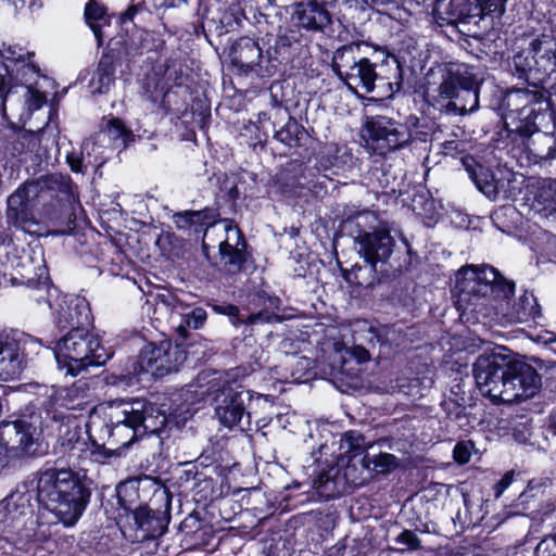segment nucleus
I'll return each instance as SVG.
<instances>
[{
	"mask_svg": "<svg viewBox=\"0 0 556 556\" xmlns=\"http://www.w3.org/2000/svg\"><path fill=\"white\" fill-rule=\"evenodd\" d=\"M334 74L351 90L389 98L401 88V66L396 58L381 47L355 41L339 47L332 53Z\"/></svg>",
	"mask_w": 556,
	"mask_h": 556,
	"instance_id": "1",
	"label": "nucleus"
},
{
	"mask_svg": "<svg viewBox=\"0 0 556 556\" xmlns=\"http://www.w3.org/2000/svg\"><path fill=\"white\" fill-rule=\"evenodd\" d=\"M514 291L515 283L504 279L494 267L489 265L464 266L456 274L455 304L462 313L475 314L477 317H492L501 294L507 298Z\"/></svg>",
	"mask_w": 556,
	"mask_h": 556,
	"instance_id": "2",
	"label": "nucleus"
},
{
	"mask_svg": "<svg viewBox=\"0 0 556 556\" xmlns=\"http://www.w3.org/2000/svg\"><path fill=\"white\" fill-rule=\"evenodd\" d=\"M90 490L71 469L45 470L37 483V500L65 526L80 518L90 500Z\"/></svg>",
	"mask_w": 556,
	"mask_h": 556,
	"instance_id": "3",
	"label": "nucleus"
},
{
	"mask_svg": "<svg viewBox=\"0 0 556 556\" xmlns=\"http://www.w3.org/2000/svg\"><path fill=\"white\" fill-rule=\"evenodd\" d=\"M480 81L475 67L447 63L440 68V83L427 91V102L445 115H465L479 108Z\"/></svg>",
	"mask_w": 556,
	"mask_h": 556,
	"instance_id": "4",
	"label": "nucleus"
},
{
	"mask_svg": "<svg viewBox=\"0 0 556 556\" xmlns=\"http://www.w3.org/2000/svg\"><path fill=\"white\" fill-rule=\"evenodd\" d=\"M376 222V216L369 212L364 211L352 218L345 220L346 227L351 229V235L354 236L355 242L359 245L358 252L369 264L365 271L369 275L376 271V264L378 262L386 263L393 252L395 245L393 237L386 229H375L371 225ZM364 269L354 265L350 275L354 276V280L358 286H370L374 277L370 279L363 278Z\"/></svg>",
	"mask_w": 556,
	"mask_h": 556,
	"instance_id": "5",
	"label": "nucleus"
},
{
	"mask_svg": "<svg viewBox=\"0 0 556 556\" xmlns=\"http://www.w3.org/2000/svg\"><path fill=\"white\" fill-rule=\"evenodd\" d=\"M55 358L65 376H78L90 366H101L111 357L98 337L85 327H75L55 345Z\"/></svg>",
	"mask_w": 556,
	"mask_h": 556,
	"instance_id": "6",
	"label": "nucleus"
},
{
	"mask_svg": "<svg viewBox=\"0 0 556 556\" xmlns=\"http://www.w3.org/2000/svg\"><path fill=\"white\" fill-rule=\"evenodd\" d=\"M372 446L366 442L358 431H346L340 440V450L343 452L341 463L344 465V478L354 484L362 483L363 473L375 471L386 473L397 466V458L389 453L370 454Z\"/></svg>",
	"mask_w": 556,
	"mask_h": 556,
	"instance_id": "7",
	"label": "nucleus"
},
{
	"mask_svg": "<svg viewBox=\"0 0 556 556\" xmlns=\"http://www.w3.org/2000/svg\"><path fill=\"white\" fill-rule=\"evenodd\" d=\"M511 357L505 353L504 346L495 348L491 353H483L473 363V376L482 395L493 402L516 394L511 382H506Z\"/></svg>",
	"mask_w": 556,
	"mask_h": 556,
	"instance_id": "8",
	"label": "nucleus"
},
{
	"mask_svg": "<svg viewBox=\"0 0 556 556\" xmlns=\"http://www.w3.org/2000/svg\"><path fill=\"white\" fill-rule=\"evenodd\" d=\"M532 100L533 96L526 89L513 90L507 94V105L510 106L513 102H518L522 104L520 113L526 114V122L517 126L515 131L527 139L525 144L535 163L556 160V136L539 130L535 123L529 121L533 109L528 104Z\"/></svg>",
	"mask_w": 556,
	"mask_h": 556,
	"instance_id": "9",
	"label": "nucleus"
},
{
	"mask_svg": "<svg viewBox=\"0 0 556 556\" xmlns=\"http://www.w3.org/2000/svg\"><path fill=\"white\" fill-rule=\"evenodd\" d=\"M153 407L147 404L144 400L136 399L130 402H115L110 413V424L112 425L111 435L123 437L124 431L131 433L127 441L121 442V445L128 447L137 438L142 437L147 431L154 432L156 426L148 424Z\"/></svg>",
	"mask_w": 556,
	"mask_h": 556,
	"instance_id": "10",
	"label": "nucleus"
},
{
	"mask_svg": "<svg viewBox=\"0 0 556 556\" xmlns=\"http://www.w3.org/2000/svg\"><path fill=\"white\" fill-rule=\"evenodd\" d=\"M462 164L477 189L486 198L496 200L502 197L508 200L515 199L520 193L522 181H519L514 173L501 169L493 173L470 155L463 157Z\"/></svg>",
	"mask_w": 556,
	"mask_h": 556,
	"instance_id": "11",
	"label": "nucleus"
},
{
	"mask_svg": "<svg viewBox=\"0 0 556 556\" xmlns=\"http://www.w3.org/2000/svg\"><path fill=\"white\" fill-rule=\"evenodd\" d=\"M365 131L368 148L379 155L404 149L413 142L412 129L406 123L383 115L367 118Z\"/></svg>",
	"mask_w": 556,
	"mask_h": 556,
	"instance_id": "12",
	"label": "nucleus"
},
{
	"mask_svg": "<svg viewBox=\"0 0 556 556\" xmlns=\"http://www.w3.org/2000/svg\"><path fill=\"white\" fill-rule=\"evenodd\" d=\"M186 352L170 341L149 343L140 352L136 362L140 372H149L155 378H163L177 372L185 363Z\"/></svg>",
	"mask_w": 556,
	"mask_h": 556,
	"instance_id": "13",
	"label": "nucleus"
},
{
	"mask_svg": "<svg viewBox=\"0 0 556 556\" xmlns=\"http://www.w3.org/2000/svg\"><path fill=\"white\" fill-rule=\"evenodd\" d=\"M36 427L27 419L0 424V455L21 458L34 452Z\"/></svg>",
	"mask_w": 556,
	"mask_h": 556,
	"instance_id": "14",
	"label": "nucleus"
},
{
	"mask_svg": "<svg viewBox=\"0 0 556 556\" xmlns=\"http://www.w3.org/2000/svg\"><path fill=\"white\" fill-rule=\"evenodd\" d=\"M505 0H437V11L448 24L467 23L493 12L502 13Z\"/></svg>",
	"mask_w": 556,
	"mask_h": 556,
	"instance_id": "15",
	"label": "nucleus"
},
{
	"mask_svg": "<svg viewBox=\"0 0 556 556\" xmlns=\"http://www.w3.org/2000/svg\"><path fill=\"white\" fill-rule=\"evenodd\" d=\"M48 197L68 200L73 197L72 180L67 176L61 174H52L43 176L35 181L26 182L22 189H17L10 198V207L22 205L24 200L30 197Z\"/></svg>",
	"mask_w": 556,
	"mask_h": 556,
	"instance_id": "16",
	"label": "nucleus"
},
{
	"mask_svg": "<svg viewBox=\"0 0 556 556\" xmlns=\"http://www.w3.org/2000/svg\"><path fill=\"white\" fill-rule=\"evenodd\" d=\"M509 296L501 294L494 306L492 316L503 319L505 323H529L542 317V309L532 292L525 291L521 295L509 301Z\"/></svg>",
	"mask_w": 556,
	"mask_h": 556,
	"instance_id": "17",
	"label": "nucleus"
},
{
	"mask_svg": "<svg viewBox=\"0 0 556 556\" xmlns=\"http://www.w3.org/2000/svg\"><path fill=\"white\" fill-rule=\"evenodd\" d=\"M215 416L227 427H240L242 430L250 426V414L245 413L244 400L241 392L231 387L223 388L215 399Z\"/></svg>",
	"mask_w": 556,
	"mask_h": 556,
	"instance_id": "18",
	"label": "nucleus"
},
{
	"mask_svg": "<svg viewBox=\"0 0 556 556\" xmlns=\"http://www.w3.org/2000/svg\"><path fill=\"white\" fill-rule=\"evenodd\" d=\"M506 382H511L514 386L513 392L516 394H513L514 396L511 397L503 395L501 402L504 403H513L523 399H529L533 396L541 387V378L536 370L532 366L523 362H516L513 358Z\"/></svg>",
	"mask_w": 556,
	"mask_h": 556,
	"instance_id": "19",
	"label": "nucleus"
},
{
	"mask_svg": "<svg viewBox=\"0 0 556 556\" xmlns=\"http://www.w3.org/2000/svg\"><path fill=\"white\" fill-rule=\"evenodd\" d=\"M91 397L88 381L79 379L70 387L55 390L51 395V404L55 410L61 408L66 410H91L94 408Z\"/></svg>",
	"mask_w": 556,
	"mask_h": 556,
	"instance_id": "20",
	"label": "nucleus"
},
{
	"mask_svg": "<svg viewBox=\"0 0 556 556\" xmlns=\"http://www.w3.org/2000/svg\"><path fill=\"white\" fill-rule=\"evenodd\" d=\"M33 494L28 491L16 490L0 502V525L5 528H16L24 525L31 516Z\"/></svg>",
	"mask_w": 556,
	"mask_h": 556,
	"instance_id": "21",
	"label": "nucleus"
},
{
	"mask_svg": "<svg viewBox=\"0 0 556 556\" xmlns=\"http://www.w3.org/2000/svg\"><path fill=\"white\" fill-rule=\"evenodd\" d=\"M227 238L219 243V253L224 266L229 273H238L245 262V241L240 229L229 219H224Z\"/></svg>",
	"mask_w": 556,
	"mask_h": 556,
	"instance_id": "22",
	"label": "nucleus"
},
{
	"mask_svg": "<svg viewBox=\"0 0 556 556\" xmlns=\"http://www.w3.org/2000/svg\"><path fill=\"white\" fill-rule=\"evenodd\" d=\"M25 366L26 357L21 343L12 338L0 339V380L18 378Z\"/></svg>",
	"mask_w": 556,
	"mask_h": 556,
	"instance_id": "23",
	"label": "nucleus"
},
{
	"mask_svg": "<svg viewBox=\"0 0 556 556\" xmlns=\"http://www.w3.org/2000/svg\"><path fill=\"white\" fill-rule=\"evenodd\" d=\"M292 18L299 27L313 31H324L331 24L328 10L314 0L298 3Z\"/></svg>",
	"mask_w": 556,
	"mask_h": 556,
	"instance_id": "24",
	"label": "nucleus"
},
{
	"mask_svg": "<svg viewBox=\"0 0 556 556\" xmlns=\"http://www.w3.org/2000/svg\"><path fill=\"white\" fill-rule=\"evenodd\" d=\"M218 214L216 210L204 208L199 211H184L173 215V223L176 228L188 235L206 232L213 226Z\"/></svg>",
	"mask_w": 556,
	"mask_h": 556,
	"instance_id": "25",
	"label": "nucleus"
},
{
	"mask_svg": "<svg viewBox=\"0 0 556 556\" xmlns=\"http://www.w3.org/2000/svg\"><path fill=\"white\" fill-rule=\"evenodd\" d=\"M229 58L232 65L249 72L260 64L262 49L254 39L241 37L232 43Z\"/></svg>",
	"mask_w": 556,
	"mask_h": 556,
	"instance_id": "26",
	"label": "nucleus"
},
{
	"mask_svg": "<svg viewBox=\"0 0 556 556\" xmlns=\"http://www.w3.org/2000/svg\"><path fill=\"white\" fill-rule=\"evenodd\" d=\"M529 52L538 70L547 74H556V45L547 36L534 38L530 42Z\"/></svg>",
	"mask_w": 556,
	"mask_h": 556,
	"instance_id": "27",
	"label": "nucleus"
},
{
	"mask_svg": "<svg viewBox=\"0 0 556 556\" xmlns=\"http://www.w3.org/2000/svg\"><path fill=\"white\" fill-rule=\"evenodd\" d=\"M526 200L543 208L556 211V181L551 179H536L527 184Z\"/></svg>",
	"mask_w": 556,
	"mask_h": 556,
	"instance_id": "28",
	"label": "nucleus"
},
{
	"mask_svg": "<svg viewBox=\"0 0 556 556\" xmlns=\"http://www.w3.org/2000/svg\"><path fill=\"white\" fill-rule=\"evenodd\" d=\"M91 312L89 304L83 298L71 299L66 304V308H61L59 313V323L65 324L64 327L68 326L85 327L90 324Z\"/></svg>",
	"mask_w": 556,
	"mask_h": 556,
	"instance_id": "29",
	"label": "nucleus"
},
{
	"mask_svg": "<svg viewBox=\"0 0 556 556\" xmlns=\"http://www.w3.org/2000/svg\"><path fill=\"white\" fill-rule=\"evenodd\" d=\"M58 442L62 452L68 453L70 456H79L78 453L83 452L87 445L86 440L83 438L80 428L70 418L66 422H62L60 425Z\"/></svg>",
	"mask_w": 556,
	"mask_h": 556,
	"instance_id": "30",
	"label": "nucleus"
},
{
	"mask_svg": "<svg viewBox=\"0 0 556 556\" xmlns=\"http://www.w3.org/2000/svg\"><path fill=\"white\" fill-rule=\"evenodd\" d=\"M275 115L277 117L280 116L281 119L287 117L285 125L275 131V139L289 148L302 146L303 141L307 138L304 127L295 118L291 117L286 110H277Z\"/></svg>",
	"mask_w": 556,
	"mask_h": 556,
	"instance_id": "31",
	"label": "nucleus"
},
{
	"mask_svg": "<svg viewBox=\"0 0 556 556\" xmlns=\"http://www.w3.org/2000/svg\"><path fill=\"white\" fill-rule=\"evenodd\" d=\"M115 61L112 55L103 54L98 63L89 87L92 93H106L115 80Z\"/></svg>",
	"mask_w": 556,
	"mask_h": 556,
	"instance_id": "32",
	"label": "nucleus"
},
{
	"mask_svg": "<svg viewBox=\"0 0 556 556\" xmlns=\"http://www.w3.org/2000/svg\"><path fill=\"white\" fill-rule=\"evenodd\" d=\"M85 20L88 26L93 31L98 45H102L103 27L110 24V17L106 14V9L96 0H89L85 7Z\"/></svg>",
	"mask_w": 556,
	"mask_h": 556,
	"instance_id": "33",
	"label": "nucleus"
},
{
	"mask_svg": "<svg viewBox=\"0 0 556 556\" xmlns=\"http://www.w3.org/2000/svg\"><path fill=\"white\" fill-rule=\"evenodd\" d=\"M135 520L138 527L150 536L163 534L167 523L165 516H156V511L144 507L136 510Z\"/></svg>",
	"mask_w": 556,
	"mask_h": 556,
	"instance_id": "34",
	"label": "nucleus"
},
{
	"mask_svg": "<svg viewBox=\"0 0 556 556\" xmlns=\"http://www.w3.org/2000/svg\"><path fill=\"white\" fill-rule=\"evenodd\" d=\"M140 374L137 363L132 362L131 369L127 368L121 372H111L104 377V381L109 386L125 389L136 384Z\"/></svg>",
	"mask_w": 556,
	"mask_h": 556,
	"instance_id": "35",
	"label": "nucleus"
},
{
	"mask_svg": "<svg viewBox=\"0 0 556 556\" xmlns=\"http://www.w3.org/2000/svg\"><path fill=\"white\" fill-rule=\"evenodd\" d=\"M29 261V265L27 266L23 263V267L25 268V275L28 276V280H33L31 275L37 277L39 283L46 285V281H41L42 279L47 280L48 278V269L45 264L43 254L41 251L33 252V254L26 256Z\"/></svg>",
	"mask_w": 556,
	"mask_h": 556,
	"instance_id": "36",
	"label": "nucleus"
},
{
	"mask_svg": "<svg viewBox=\"0 0 556 556\" xmlns=\"http://www.w3.org/2000/svg\"><path fill=\"white\" fill-rule=\"evenodd\" d=\"M207 318L206 311L202 307H194L182 314V321L178 325L177 330L181 337L187 336V329L201 328Z\"/></svg>",
	"mask_w": 556,
	"mask_h": 556,
	"instance_id": "37",
	"label": "nucleus"
},
{
	"mask_svg": "<svg viewBox=\"0 0 556 556\" xmlns=\"http://www.w3.org/2000/svg\"><path fill=\"white\" fill-rule=\"evenodd\" d=\"M103 134H105L110 140L117 142L118 146L125 147L127 139L131 136V131L126 128L122 119L112 117L108 119Z\"/></svg>",
	"mask_w": 556,
	"mask_h": 556,
	"instance_id": "38",
	"label": "nucleus"
},
{
	"mask_svg": "<svg viewBox=\"0 0 556 556\" xmlns=\"http://www.w3.org/2000/svg\"><path fill=\"white\" fill-rule=\"evenodd\" d=\"M406 125L412 129L413 141L419 140L426 142L428 140L429 130L426 125L420 123V119L417 116L410 115L406 121Z\"/></svg>",
	"mask_w": 556,
	"mask_h": 556,
	"instance_id": "39",
	"label": "nucleus"
},
{
	"mask_svg": "<svg viewBox=\"0 0 556 556\" xmlns=\"http://www.w3.org/2000/svg\"><path fill=\"white\" fill-rule=\"evenodd\" d=\"M395 542L403 546L402 549L406 551H415L420 547V540L417 534L410 530H404L401 532L395 539Z\"/></svg>",
	"mask_w": 556,
	"mask_h": 556,
	"instance_id": "40",
	"label": "nucleus"
},
{
	"mask_svg": "<svg viewBox=\"0 0 556 556\" xmlns=\"http://www.w3.org/2000/svg\"><path fill=\"white\" fill-rule=\"evenodd\" d=\"M212 309L222 315H227L230 317V321L233 326L238 327L242 325V318L239 316V308L232 304H214L212 305Z\"/></svg>",
	"mask_w": 556,
	"mask_h": 556,
	"instance_id": "41",
	"label": "nucleus"
},
{
	"mask_svg": "<svg viewBox=\"0 0 556 556\" xmlns=\"http://www.w3.org/2000/svg\"><path fill=\"white\" fill-rule=\"evenodd\" d=\"M534 556H556V534L542 539L535 547Z\"/></svg>",
	"mask_w": 556,
	"mask_h": 556,
	"instance_id": "42",
	"label": "nucleus"
},
{
	"mask_svg": "<svg viewBox=\"0 0 556 556\" xmlns=\"http://www.w3.org/2000/svg\"><path fill=\"white\" fill-rule=\"evenodd\" d=\"M26 55L30 58L33 53L27 52ZM0 56L4 60H10L13 62H22L25 60V54L23 53V49L21 47L15 46H2L0 50Z\"/></svg>",
	"mask_w": 556,
	"mask_h": 556,
	"instance_id": "43",
	"label": "nucleus"
},
{
	"mask_svg": "<svg viewBox=\"0 0 556 556\" xmlns=\"http://www.w3.org/2000/svg\"><path fill=\"white\" fill-rule=\"evenodd\" d=\"M278 319V316L268 311H260L257 313H252L248 316L247 319H242V324L256 325V324H265L273 323Z\"/></svg>",
	"mask_w": 556,
	"mask_h": 556,
	"instance_id": "44",
	"label": "nucleus"
},
{
	"mask_svg": "<svg viewBox=\"0 0 556 556\" xmlns=\"http://www.w3.org/2000/svg\"><path fill=\"white\" fill-rule=\"evenodd\" d=\"M471 442H458L453 451L454 459L459 464L468 463L471 455Z\"/></svg>",
	"mask_w": 556,
	"mask_h": 556,
	"instance_id": "45",
	"label": "nucleus"
},
{
	"mask_svg": "<svg viewBox=\"0 0 556 556\" xmlns=\"http://www.w3.org/2000/svg\"><path fill=\"white\" fill-rule=\"evenodd\" d=\"M514 66L517 72H519L520 77L526 75L527 72L531 71L533 67V60L532 58L529 59L528 56H525L522 53H518L513 59Z\"/></svg>",
	"mask_w": 556,
	"mask_h": 556,
	"instance_id": "46",
	"label": "nucleus"
},
{
	"mask_svg": "<svg viewBox=\"0 0 556 556\" xmlns=\"http://www.w3.org/2000/svg\"><path fill=\"white\" fill-rule=\"evenodd\" d=\"M45 102L46 97L42 93L31 88L27 89L26 103L28 104L29 110H38L42 106Z\"/></svg>",
	"mask_w": 556,
	"mask_h": 556,
	"instance_id": "47",
	"label": "nucleus"
},
{
	"mask_svg": "<svg viewBox=\"0 0 556 556\" xmlns=\"http://www.w3.org/2000/svg\"><path fill=\"white\" fill-rule=\"evenodd\" d=\"M515 477V471H507L502 479L495 484V495L496 497L501 496V494L510 485Z\"/></svg>",
	"mask_w": 556,
	"mask_h": 556,
	"instance_id": "48",
	"label": "nucleus"
},
{
	"mask_svg": "<svg viewBox=\"0 0 556 556\" xmlns=\"http://www.w3.org/2000/svg\"><path fill=\"white\" fill-rule=\"evenodd\" d=\"M15 10H20L28 5L30 11H37L42 7L41 0H8Z\"/></svg>",
	"mask_w": 556,
	"mask_h": 556,
	"instance_id": "49",
	"label": "nucleus"
},
{
	"mask_svg": "<svg viewBox=\"0 0 556 556\" xmlns=\"http://www.w3.org/2000/svg\"><path fill=\"white\" fill-rule=\"evenodd\" d=\"M157 303H161L167 307H173V308H176L177 307V304H180L174 295H172L170 293H160V294H156L155 296Z\"/></svg>",
	"mask_w": 556,
	"mask_h": 556,
	"instance_id": "50",
	"label": "nucleus"
},
{
	"mask_svg": "<svg viewBox=\"0 0 556 556\" xmlns=\"http://www.w3.org/2000/svg\"><path fill=\"white\" fill-rule=\"evenodd\" d=\"M66 161L73 172L80 173L83 172V160L77 156L75 153H68L66 155Z\"/></svg>",
	"mask_w": 556,
	"mask_h": 556,
	"instance_id": "51",
	"label": "nucleus"
},
{
	"mask_svg": "<svg viewBox=\"0 0 556 556\" xmlns=\"http://www.w3.org/2000/svg\"><path fill=\"white\" fill-rule=\"evenodd\" d=\"M13 544L7 538H0V556H13Z\"/></svg>",
	"mask_w": 556,
	"mask_h": 556,
	"instance_id": "52",
	"label": "nucleus"
},
{
	"mask_svg": "<svg viewBox=\"0 0 556 556\" xmlns=\"http://www.w3.org/2000/svg\"><path fill=\"white\" fill-rule=\"evenodd\" d=\"M160 7L164 8H179L186 5L188 0H157Z\"/></svg>",
	"mask_w": 556,
	"mask_h": 556,
	"instance_id": "53",
	"label": "nucleus"
},
{
	"mask_svg": "<svg viewBox=\"0 0 556 556\" xmlns=\"http://www.w3.org/2000/svg\"><path fill=\"white\" fill-rule=\"evenodd\" d=\"M291 45V40L287 36H279L276 40L275 52L280 53L281 49H285Z\"/></svg>",
	"mask_w": 556,
	"mask_h": 556,
	"instance_id": "54",
	"label": "nucleus"
},
{
	"mask_svg": "<svg viewBox=\"0 0 556 556\" xmlns=\"http://www.w3.org/2000/svg\"><path fill=\"white\" fill-rule=\"evenodd\" d=\"M113 455H114V452L106 451V450H99L93 453L94 460L101 462V463H104L106 459H109Z\"/></svg>",
	"mask_w": 556,
	"mask_h": 556,
	"instance_id": "55",
	"label": "nucleus"
},
{
	"mask_svg": "<svg viewBox=\"0 0 556 556\" xmlns=\"http://www.w3.org/2000/svg\"><path fill=\"white\" fill-rule=\"evenodd\" d=\"M198 525V519L192 517V516H189L187 517L180 525V528L182 530H186V529H193L195 528Z\"/></svg>",
	"mask_w": 556,
	"mask_h": 556,
	"instance_id": "56",
	"label": "nucleus"
},
{
	"mask_svg": "<svg viewBox=\"0 0 556 556\" xmlns=\"http://www.w3.org/2000/svg\"><path fill=\"white\" fill-rule=\"evenodd\" d=\"M365 3L379 10L380 8H387L389 4L392 3V0H366Z\"/></svg>",
	"mask_w": 556,
	"mask_h": 556,
	"instance_id": "57",
	"label": "nucleus"
},
{
	"mask_svg": "<svg viewBox=\"0 0 556 556\" xmlns=\"http://www.w3.org/2000/svg\"><path fill=\"white\" fill-rule=\"evenodd\" d=\"M7 97V80L5 77L0 75V100L2 104L4 103Z\"/></svg>",
	"mask_w": 556,
	"mask_h": 556,
	"instance_id": "58",
	"label": "nucleus"
},
{
	"mask_svg": "<svg viewBox=\"0 0 556 556\" xmlns=\"http://www.w3.org/2000/svg\"><path fill=\"white\" fill-rule=\"evenodd\" d=\"M552 31L556 35V15L551 20Z\"/></svg>",
	"mask_w": 556,
	"mask_h": 556,
	"instance_id": "59",
	"label": "nucleus"
},
{
	"mask_svg": "<svg viewBox=\"0 0 556 556\" xmlns=\"http://www.w3.org/2000/svg\"><path fill=\"white\" fill-rule=\"evenodd\" d=\"M552 427L554 428V430L556 432V410H555V414L552 415Z\"/></svg>",
	"mask_w": 556,
	"mask_h": 556,
	"instance_id": "60",
	"label": "nucleus"
},
{
	"mask_svg": "<svg viewBox=\"0 0 556 556\" xmlns=\"http://www.w3.org/2000/svg\"><path fill=\"white\" fill-rule=\"evenodd\" d=\"M375 332H377V339L379 342H383L382 339H381V334L379 333L380 330H374Z\"/></svg>",
	"mask_w": 556,
	"mask_h": 556,
	"instance_id": "61",
	"label": "nucleus"
},
{
	"mask_svg": "<svg viewBox=\"0 0 556 556\" xmlns=\"http://www.w3.org/2000/svg\"><path fill=\"white\" fill-rule=\"evenodd\" d=\"M453 143V141L445 142V149H451Z\"/></svg>",
	"mask_w": 556,
	"mask_h": 556,
	"instance_id": "62",
	"label": "nucleus"
},
{
	"mask_svg": "<svg viewBox=\"0 0 556 556\" xmlns=\"http://www.w3.org/2000/svg\"><path fill=\"white\" fill-rule=\"evenodd\" d=\"M554 249H555V251H554L553 256H554V260H555V262H556V241L554 242Z\"/></svg>",
	"mask_w": 556,
	"mask_h": 556,
	"instance_id": "63",
	"label": "nucleus"
},
{
	"mask_svg": "<svg viewBox=\"0 0 556 556\" xmlns=\"http://www.w3.org/2000/svg\"><path fill=\"white\" fill-rule=\"evenodd\" d=\"M164 422H165V418H164V417H162V420L160 421V426H163V425H164Z\"/></svg>",
	"mask_w": 556,
	"mask_h": 556,
	"instance_id": "64",
	"label": "nucleus"
}]
</instances>
